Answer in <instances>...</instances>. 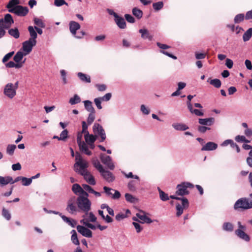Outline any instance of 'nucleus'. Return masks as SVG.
I'll use <instances>...</instances> for the list:
<instances>
[{
	"instance_id": "obj_51",
	"label": "nucleus",
	"mask_w": 252,
	"mask_h": 252,
	"mask_svg": "<svg viewBox=\"0 0 252 252\" xmlns=\"http://www.w3.org/2000/svg\"><path fill=\"white\" fill-rule=\"evenodd\" d=\"M2 216L7 220H9L11 219V216L10 212L6 209L5 208H3L2 210Z\"/></svg>"
},
{
	"instance_id": "obj_60",
	"label": "nucleus",
	"mask_w": 252,
	"mask_h": 252,
	"mask_svg": "<svg viewBox=\"0 0 252 252\" xmlns=\"http://www.w3.org/2000/svg\"><path fill=\"white\" fill-rule=\"evenodd\" d=\"M210 129V127L208 126H205L202 125L199 126L197 128L198 131L201 133H204L207 130Z\"/></svg>"
},
{
	"instance_id": "obj_19",
	"label": "nucleus",
	"mask_w": 252,
	"mask_h": 252,
	"mask_svg": "<svg viewBox=\"0 0 252 252\" xmlns=\"http://www.w3.org/2000/svg\"><path fill=\"white\" fill-rule=\"evenodd\" d=\"M235 234L240 239L245 240L246 242L250 241V237L246 234L243 230L241 229H237L235 232Z\"/></svg>"
},
{
	"instance_id": "obj_42",
	"label": "nucleus",
	"mask_w": 252,
	"mask_h": 252,
	"mask_svg": "<svg viewBox=\"0 0 252 252\" xmlns=\"http://www.w3.org/2000/svg\"><path fill=\"white\" fill-rule=\"evenodd\" d=\"M23 177L22 176H18L16 177L14 180H13V178L11 176H6V182L9 181L8 184H13L15 183H16L20 180H22V178Z\"/></svg>"
},
{
	"instance_id": "obj_6",
	"label": "nucleus",
	"mask_w": 252,
	"mask_h": 252,
	"mask_svg": "<svg viewBox=\"0 0 252 252\" xmlns=\"http://www.w3.org/2000/svg\"><path fill=\"white\" fill-rule=\"evenodd\" d=\"M9 10L10 11V13H13L20 17L26 16L29 12L28 7L22 5L17 6L16 8L11 9Z\"/></svg>"
},
{
	"instance_id": "obj_27",
	"label": "nucleus",
	"mask_w": 252,
	"mask_h": 252,
	"mask_svg": "<svg viewBox=\"0 0 252 252\" xmlns=\"http://www.w3.org/2000/svg\"><path fill=\"white\" fill-rule=\"evenodd\" d=\"M132 13L138 20L141 19L143 15V11L137 7L132 8Z\"/></svg>"
},
{
	"instance_id": "obj_34",
	"label": "nucleus",
	"mask_w": 252,
	"mask_h": 252,
	"mask_svg": "<svg viewBox=\"0 0 252 252\" xmlns=\"http://www.w3.org/2000/svg\"><path fill=\"white\" fill-rule=\"evenodd\" d=\"M252 36V28H249L243 35V40L244 42L249 41Z\"/></svg>"
},
{
	"instance_id": "obj_57",
	"label": "nucleus",
	"mask_w": 252,
	"mask_h": 252,
	"mask_svg": "<svg viewBox=\"0 0 252 252\" xmlns=\"http://www.w3.org/2000/svg\"><path fill=\"white\" fill-rule=\"evenodd\" d=\"M159 198L163 201H166L169 199V196L167 193L164 191H160Z\"/></svg>"
},
{
	"instance_id": "obj_55",
	"label": "nucleus",
	"mask_w": 252,
	"mask_h": 252,
	"mask_svg": "<svg viewBox=\"0 0 252 252\" xmlns=\"http://www.w3.org/2000/svg\"><path fill=\"white\" fill-rule=\"evenodd\" d=\"M82 131L81 133H84V134L89 133L88 130V125L84 121H82Z\"/></svg>"
},
{
	"instance_id": "obj_13",
	"label": "nucleus",
	"mask_w": 252,
	"mask_h": 252,
	"mask_svg": "<svg viewBox=\"0 0 252 252\" xmlns=\"http://www.w3.org/2000/svg\"><path fill=\"white\" fill-rule=\"evenodd\" d=\"M215 122V119L213 117H209L207 118H199L198 119V123L201 125L204 126H212Z\"/></svg>"
},
{
	"instance_id": "obj_56",
	"label": "nucleus",
	"mask_w": 252,
	"mask_h": 252,
	"mask_svg": "<svg viewBox=\"0 0 252 252\" xmlns=\"http://www.w3.org/2000/svg\"><path fill=\"white\" fill-rule=\"evenodd\" d=\"M122 173L127 178H133L138 181L140 180L139 177L137 175H134L131 172H129L128 174L126 173L124 171H122Z\"/></svg>"
},
{
	"instance_id": "obj_3",
	"label": "nucleus",
	"mask_w": 252,
	"mask_h": 252,
	"mask_svg": "<svg viewBox=\"0 0 252 252\" xmlns=\"http://www.w3.org/2000/svg\"><path fill=\"white\" fill-rule=\"evenodd\" d=\"M76 204L78 208L87 214L91 209V202L89 199H85L83 198H77Z\"/></svg>"
},
{
	"instance_id": "obj_36",
	"label": "nucleus",
	"mask_w": 252,
	"mask_h": 252,
	"mask_svg": "<svg viewBox=\"0 0 252 252\" xmlns=\"http://www.w3.org/2000/svg\"><path fill=\"white\" fill-rule=\"evenodd\" d=\"M77 167H79L81 169H87L88 167V163L85 160L81 162H76L74 165V167L76 168Z\"/></svg>"
},
{
	"instance_id": "obj_9",
	"label": "nucleus",
	"mask_w": 252,
	"mask_h": 252,
	"mask_svg": "<svg viewBox=\"0 0 252 252\" xmlns=\"http://www.w3.org/2000/svg\"><path fill=\"white\" fill-rule=\"evenodd\" d=\"M78 232L80 233L83 236L87 238H92L93 236L92 231L86 228L84 226L78 225L76 226Z\"/></svg>"
},
{
	"instance_id": "obj_35",
	"label": "nucleus",
	"mask_w": 252,
	"mask_h": 252,
	"mask_svg": "<svg viewBox=\"0 0 252 252\" xmlns=\"http://www.w3.org/2000/svg\"><path fill=\"white\" fill-rule=\"evenodd\" d=\"M83 189V187L82 188L79 184L77 183L74 184L71 189L73 193L76 195H79Z\"/></svg>"
},
{
	"instance_id": "obj_40",
	"label": "nucleus",
	"mask_w": 252,
	"mask_h": 252,
	"mask_svg": "<svg viewBox=\"0 0 252 252\" xmlns=\"http://www.w3.org/2000/svg\"><path fill=\"white\" fill-rule=\"evenodd\" d=\"M16 148V146L14 144H8L6 147V154L9 156H12L14 154V151Z\"/></svg>"
},
{
	"instance_id": "obj_63",
	"label": "nucleus",
	"mask_w": 252,
	"mask_h": 252,
	"mask_svg": "<svg viewBox=\"0 0 252 252\" xmlns=\"http://www.w3.org/2000/svg\"><path fill=\"white\" fill-rule=\"evenodd\" d=\"M127 217V216L126 214H123L122 213H120L116 215L115 219L117 221H120L121 220H122L125 218H126Z\"/></svg>"
},
{
	"instance_id": "obj_37",
	"label": "nucleus",
	"mask_w": 252,
	"mask_h": 252,
	"mask_svg": "<svg viewBox=\"0 0 252 252\" xmlns=\"http://www.w3.org/2000/svg\"><path fill=\"white\" fill-rule=\"evenodd\" d=\"M81 101L80 96L78 94H75L72 97L69 99V103L71 105H75L80 103Z\"/></svg>"
},
{
	"instance_id": "obj_16",
	"label": "nucleus",
	"mask_w": 252,
	"mask_h": 252,
	"mask_svg": "<svg viewBox=\"0 0 252 252\" xmlns=\"http://www.w3.org/2000/svg\"><path fill=\"white\" fill-rule=\"evenodd\" d=\"M139 32L141 33V38L143 39H148L149 41L153 40V35L150 33L149 31L147 29H141L139 30Z\"/></svg>"
},
{
	"instance_id": "obj_43",
	"label": "nucleus",
	"mask_w": 252,
	"mask_h": 252,
	"mask_svg": "<svg viewBox=\"0 0 252 252\" xmlns=\"http://www.w3.org/2000/svg\"><path fill=\"white\" fill-rule=\"evenodd\" d=\"M163 2L161 1L153 3V7L155 11H159L163 7Z\"/></svg>"
},
{
	"instance_id": "obj_26",
	"label": "nucleus",
	"mask_w": 252,
	"mask_h": 252,
	"mask_svg": "<svg viewBox=\"0 0 252 252\" xmlns=\"http://www.w3.org/2000/svg\"><path fill=\"white\" fill-rule=\"evenodd\" d=\"M70 233L71 234V241L72 243L78 247H80V242L78 238L77 234L76 231L73 229L71 231Z\"/></svg>"
},
{
	"instance_id": "obj_22",
	"label": "nucleus",
	"mask_w": 252,
	"mask_h": 252,
	"mask_svg": "<svg viewBox=\"0 0 252 252\" xmlns=\"http://www.w3.org/2000/svg\"><path fill=\"white\" fill-rule=\"evenodd\" d=\"M85 109L90 113H95V110L93 106V103L89 100H86L83 101Z\"/></svg>"
},
{
	"instance_id": "obj_49",
	"label": "nucleus",
	"mask_w": 252,
	"mask_h": 252,
	"mask_svg": "<svg viewBox=\"0 0 252 252\" xmlns=\"http://www.w3.org/2000/svg\"><path fill=\"white\" fill-rule=\"evenodd\" d=\"M68 131L65 129L62 131L60 135V140L65 141L68 138Z\"/></svg>"
},
{
	"instance_id": "obj_54",
	"label": "nucleus",
	"mask_w": 252,
	"mask_h": 252,
	"mask_svg": "<svg viewBox=\"0 0 252 252\" xmlns=\"http://www.w3.org/2000/svg\"><path fill=\"white\" fill-rule=\"evenodd\" d=\"M74 171L76 172H78L81 175L83 176L84 177V178L85 176H88L90 175V173L89 171H87V169H81L80 168L79 170H78V169L74 168Z\"/></svg>"
},
{
	"instance_id": "obj_46",
	"label": "nucleus",
	"mask_w": 252,
	"mask_h": 252,
	"mask_svg": "<svg viewBox=\"0 0 252 252\" xmlns=\"http://www.w3.org/2000/svg\"><path fill=\"white\" fill-rule=\"evenodd\" d=\"M33 22H34V24L35 25H37V26L39 27L40 28H44L45 27V24L42 21V20L37 18V17H34L33 18Z\"/></svg>"
},
{
	"instance_id": "obj_30",
	"label": "nucleus",
	"mask_w": 252,
	"mask_h": 252,
	"mask_svg": "<svg viewBox=\"0 0 252 252\" xmlns=\"http://www.w3.org/2000/svg\"><path fill=\"white\" fill-rule=\"evenodd\" d=\"M80 151L88 156H91L92 152L89 150L88 147L85 142H83L82 144L78 146Z\"/></svg>"
},
{
	"instance_id": "obj_58",
	"label": "nucleus",
	"mask_w": 252,
	"mask_h": 252,
	"mask_svg": "<svg viewBox=\"0 0 252 252\" xmlns=\"http://www.w3.org/2000/svg\"><path fill=\"white\" fill-rule=\"evenodd\" d=\"M82 187L83 189L87 192L90 193H92V192L94 191V189L89 185L87 184H82Z\"/></svg>"
},
{
	"instance_id": "obj_8",
	"label": "nucleus",
	"mask_w": 252,
	"mask_h": 252,
	"mask_svg": "<svg viewBox=\"0 0 252 252\" xmlns=\"http://www.w3.org/2000/svg\"><path fill=\"white\" fill-rule=\"evenodd\" d=\"M37 42H35L30 39H28L23 42L22 43V50L25 54L28 55L30 53L32 49L33 46H35Z\"/></svg>"
},
{
	"instance_id": "obj_64",
	"label": "nucleus",
	"mask_w": 252,
	"mask_h": 252,
	"mask_svg": "<svg viewBox=\"0 0 252 252\" xmlns=\"http://www.w3.org/2000/svg\"><path fill=\"white\" fill-rule=\"evenodd\" d=\"M135 181L133 180H131L129 182L127 185V187L128 189L131 191H134L135 190Z\"/></svg>"
},
{
	"instance_id": "obj_44",
	"label": "nucleus",
	"mask_w": 252,
	"mask_h": 252,
	"mask_svg": "<svg viewBox=\"0 0 252 252\" xmlns=\"http://www.w3.org/2000/svg\"><path fill=\"white\" fill-rule=\"evenodd\" d=\"M222 228L225 231L231 232L233 230V225L230 222H224L222 225Z\"/></svg>"
},
{
	"instance_id": "obj_4",
	"label": "nucleus",
	"mask_w": 252,
	"mask_h": 252,
	"mask_svg": "<svg viewBox=\"0 0 252 252\" xmlns=\"http://www.w3.org/2000/svg\"><path fill=\"white\" fill-rule=\"evenodd\" d=\"M14 22L12 15L9 13L5 14L3 18L0 19V27L8 29Z\"/></svg>"
},
{
	"instance_id": "obj_21",
	"label": "nucleus",
	"mask_w": 252,
	"mask_h": 252,
	"mask_svg": "<svg viewBox=\"0 0 252 252\" xmlns=\"http://www.w3.org/2000/svg\"><path fill=\"white\" fill-rule=\"evenodd\" d=\"M19 0H10L6 4V8L7 9L8 11L10 13V11L9 10L11 9L16 8L17 6L21 5H19Z\"/></svg>"
},
{
	"instance_id": "obj_18",
	"label": "nucleus",
	"mask_w": 252,
	"mask_h": 252,
	"mask_svg": "<svg viewBox=\"0 0 252 252\" xmlns=\"http://www.w3.org/2000/svg\"><path fill=\"white\" fill-rule=\"evenodd\" d=\"M69 30L73 36L76 34L77 31L80 29V24L75 21H71L69 22Z\"/></svg>"
},
{
	"instance_id": "obj_32",
	"label": "nucleus",
	"mask_w": 252,
	"mask_h": 252,
	"mask_svg": "<svg viewBox=\"0 0 252 252\" xmlns=\"http://www.w3.org/2000/svg\"><path fill=\"white\" fill-rule=\"evenodd\" d=\"M77 76L79 79L83 82L87 83H90L91 82L90 76L82 72H78Z\"/></svg>"
},
{
	"instance_id": "obj_47",
	"label": "nucleus",
	"mask_w": 252,
	"mask_h": 252,
	"mask_svg": "<svg viewBox=\"0 0 252 252\" xmlns=\"http://www.w3.org/2000/svg\"><path fill=\"white\" fill-rule=\"evenodd\" d=\"M93 164L94 166L96 168L100 173L103 172L104 168L98 160L94 161Z\"/></svg>"
},
{
	"instance_id": "obj_10",
	"label": "nucleus",
	"mask_w": 252,
	"mask_h": 252,
	"mask_svg": "<svg viewBox=\"0 0 252 252\" xmlns=\"http://www.w3.org/2000/svg\"><path fill=\"white\" fill-rule=\"evenodd\" d=\"M100 159L102 162L106 165L110 170H113L115 168L114 164L112 162V158L109 156L100 155Z\"/></svg>"
},
{
	"instance_id": "obj_29",
	"label": "nucleus",
	"mask_w": 252,
	"mask_h": 252,
	"mask_svg": "<svg viewBox=\"0 0 252 252\" xmlns=\"http://www.w3.org/2000/svg\"><path fill=\"white\" fill-rule=\"evenodd\" d=\"M172 126L177 130L185 131L189 128V126L185 124L181 123H174Z\"/></svg>"
},
{
	"instance_id": "obj_14",
	"label": "nucleus",
	"mask_w": 252,
	"mask_h": 252,
	"mask_svg": "<svg viewBox=\"0 0 252 252\" xmlns=\"http://www.w3.org/2000/svg\"><path fill=\"white\" fill-rule=\"evenodd\" d=\"M114 21L117 26L120 29H125L126 28V24L124 17L120 15H118L114 18Z\"/></svg>"
},
{
	"instance_id": "obj_33",
	"label": "nucleus",
	"mask_w": 252,
	"mask_h": 252,
	"mask_svg": "<svg viewBox=\"0 0 252 252\" xmlns=\"http://www.w3.org/2000/svg\"><path fill=\"white\" fill-rule=\"evenodd\" d=\"M25 53L19 51H18L13 57V60L15 62H20L24 56H26Z\"/></svg>"
},
{
	"instance_id": "obj_48",
	"label": "nucleus",
	"mask_w": 252,
	"mask_h": 252,
	"mask_svg": "<svg viewBox=\"0 0 252 252\" xmlns=\"http://www.w3.org/2000/svg\"><path fill=\"white\" fill-rule=\"evenodd\" d=\"M185 209L183 206L178 203L176 205V209L177 210L176 216L180 217L183 213V209Z\"/></svg>"
},
{
	"instance_id": "obj_24",
	"label": "nucleus",
	"mask_w": 252,
	"mask_h": 252,
	"mask_svg": "<svg viewBox=\"0 0 252 252\" xmlns=\"http://www.w3.org/2000/svg\"><path fill=\"white\" fill-rule=\"evenodd\" d=\"M28 29L30 32V35L31 36L29 39L34 41L35 42H37L36 38L37 37V34L35 31L34 27L33 28L32 26H30L28 27Z\"/></svg>"
},
{
	"instance_id": "obj_41",
	"label": "nucleus",
	"mask_w": 252,
	"mask_h": 252,
	"mask_svg": "<svg viewBox=\"0 0 252 252\" xmlns=\"http://www.w3.org/2000/svg\"><path fill=\"white\" fill-rule=\"evenodd\" d=\"M245 15L243 13H240L236 15L234 19V22L235 24H239L244 21Z\"/></svg>"
},
{
	"instance_id": "obj_61",
	"label": "nucleus",
	"mask_w": 252,
	"mask_h": 252,
	"mask_svg": "<svg viewBox=\"0 0 252 252\" xmlns=\"http://www.w3.org/2000/svg\"><path fill=\"white\" fill-rule=\"evenodd\" d=\"M102 100L100 97H97L94 99V102L98 109H101L102 107L101 106V101Z\"/></svg>"
},
{
	"instance_id": "obj_23",
	"label": "nucleus",
	"mask_w": 252,
	"mask_h": 252,
	"mask_svg": "<svg viewBox=\"0 0 252 252\" xmlns=\"http://www.w3.org/2000/svg\"><path fill=\"white\" fill-rule=\"evenodd\" d=\"M61 218L64 222H65L73 228L75 227L77 224V221L76 220L72 218L67 217L65 215H62Z\"/></svg>"
},
{
	"instance_id": "obj_5",
	"label": "nucleus",
	"mask_w": 252,
	"mask_h": 252,
	"mask_svg": "<svg viewBox=\"0 0 252 252\" xmlns=\"http://www.w3.org/2000/svg\"><path fill=\"white\" fill-rule=\"evenodd\" d=\"M93 130L95 134L100 137V142H103L106 138V133L103 127L98 123H94L93 126Z\"/></svg>"
},
{
	"instance_id": "obj_17",
	"label": "nucleus",
	"mask_w": 252,
	"mask_h": 252,
	"mask_svg": "<svg viewBox=\"0 0 252 252\" xmlns=\"http://www.w3.org/2000/svg\"><path fill=\"white\" fill-rule=\"evenodd\" d=\"M103 178L109 182H112L115 180V177L112 173L108 170L103 169V172H100Z\"/></svg>"
},
{
	"instance_id": "obj_12",
	"label": "nucleus",
	"mask_w": 252,
	"mask_h": 252,
	"mask_svg": "<svg viewBox=\"0 0 252 252\" xmlns=\"http://www.w3.org/2000/svg\"><path fill=\"white\" fill-rule=\"evenodd\" d=\"M140 212L142 213L143 214L141 215L139 213H137L136 214L137 217L141 220L142 221H140V223H148L150 224L154 221L153 220H152L150 218L147 217L146 214L145 212L142 210H140Z\"/></svg>"
},
{
	"instance_id": "obj_59",
	"label": "nucleus",
	"mask_w": 252,
	"mask_h": 252,
	"mask_svg": "<svg viewBox=\"0 0 252 252\" xmlns=\"http://www.w3.org/2000/svg\"><path fill=\"white\" fill-rule=\"evenodd\" d=\"M95 113H90L87 118L88 125H91L95 119Z\"/></svg>"
},
{
	"instance_id": "obj_11",
	"label": "nucleus",
	"mask_w": 252,
	"mask_h": 252,
	"mask_svg": "<svg viewBox=\"0 0 252 252\" xmlns=\"http://www.w3.org/2000/svg\"><path fill=\"white\" fill-rule=\"evenodd\" d=\"M157 45L159 48H160L161 49H162L160 51V53L163 54L164 55H165L166 56H167L174 60H176L177 59V57L176 56L174 55L173 54H172L171 53H169L166 51L164 50H165V49L170 48V46H169L166 44H165L160 43V42H157Z\"/></svg>"
},
{
	"instance_id": "obj_15",
	"label": "nucleus",
	"mask_w": 252,
	"mask_h": 252,
	"mask_svg": "<svg viewBox=\"0 0 252 252\" xmlns=\"http://www.w3.org/2000/svg\"><path fill=\"white\" fill-rule=\"evenodd\" d=\"M66 210L71 214H73L77 212V209L72 198L68 200Z\"/></svg>"
},
{
	"instance_id": "obj_53",
	"label": "nucleus",
	"mask_w": 252,
	"mask_h": 252,
	"mask_svg": "<svg viewBox=\"0 0 252 252\" xmlns=\"http://www.w3.org/2000/svg\"><path fill=\"white\" fill-rule=\"evenodd\" d=\"M32 183V180L31 178H28L27 177H23L22 180V185L24 186H29Z\"/></svg>"
},
{
	"instance_id": "obj_25",
	"label": "nucleus",
	"mask_w": 252,
	"mask_h": 252,
	"mask_svg": "<svg viewBox=\"0 0 252 252\" xmlns=\"http://www.w3.org/2000/svg\"><path fill=\"white\" fill-rule=\"evenodd\" d=\"M97 137V135H94L93 134H90L89 133L84 135L85 142L87 144L90 143L94 142L96 140Z\"/></svg>"
},
{
	"instance_id": "obj_38",
	"label": "nucleus",
	"mask_w": 252,
	"mask_h": 252,
	"mask_svg": "<svg viewBox=\"0 0 252 252\" xmlns=\"http://www.w3.org/2000/svg\"><path fill=\"white\" fill-rule=\"evenodd\" d=\"M176 200L182 201V205L185 209H187L189 207V201L186 197L177 196Z\"/></svg>"
},
{
	"instance_id": "obj_20",
	"label": "nucleus",
	"mask_w": 252,
	"mask_h": 252,
	"mask_svg": "<svg viewBox=\"0 0 252 252\" xmlns=\"http://www.w3.org/2000/svg\"><path fill=\"white\" fill-rule=\"evenodd\" d=\"M218 148V144L213 142H208L205 144L201 148V150L203 151H213Z\"/></svg>"
},
{
	"instance_id": "obj_45",
	"label": "nucleus",
	"mask_w": 252,
	"mask_h": 252,
	"mask_svg": "<svg viewBox=\"0 0 252 252\" xmlns=\"http://www.w3.org/2000/svg\"><path fill=\"white\" fill-rule=\"evenodd\" d=\"M88 178H87L85 177L84 179L86 181V182L90 185L94 186L96 184V182L94 179V177L90 173V175H88Z\"/></svg>"
},
{
	"instance_id": "obj_31",
	"label": "nucleus",
	"mask_w": 252,
	"mask_h": 252,
	"mask_svg": "<svg viewBox=\"0 0 252 252\" xmlns=\"http://www.w3.org/2000/svg\"><path fill=\"white\" fill-rule=\"evenodd\" d=\"M8 32L11 36L16 39L20 37V32L17 27L9 29Z\"/></svg>"
},
{
	"instance_id": "obj_52",
	"label": "nucleus",
	"mask_w": 252,
	"mask_h": 252,
	"mask_svg": "<svg viewBox=\"0 0 252 252\" xmlns=\"http://www.w3.org/2000/svg\"><path fill=\"white\" fill-rule=\"evenodd\" d=\"M14 52L11 51L6 54L2 58V62L3 63H6L14 55Z\"/></svg>"
},
{
	"instance_id": "obj_2",
	"label": "nucleus",
	"mask_w": 252,
	"mask_h": 252,
	"mask_svg": "<svg viewBox=\"0 0 252 252\" xmlns=\"http://www.w3.org/2000/svg\"><path fill=\"white\" fill-rule=\"evenodd\" d=\"M193 187L194 185L191 183L183 182L177 186L175 194L182 196L188 195L189 191L188 190V188H193Z\"/></svg>"
},
{
	"instance_id": "obj_50",
	"label": "nucleus",
	"mask_w": 252,
	"mask_h": 252,
	"mask_svg": "<svg viewBox=\"0 0 252 252\" xmlns=\"http://www.w3.org/2000/svg\"><path fill=\"white\" fill-rule=\"evenodd\" d=\"M126 20L131 24H133L136 22L135 19L129 14H125L124 15Z\"/></svg>"
},
{
	"instance_id": "obj_39",
	"label": "nucleus",
	"mask_w": 252,
	"mask_h": 252,
	"mask_svg": "<svg viewBox=\"0 0 252 252\" xmlns=\"http://www.w3.org/2000/svg\"><path fill=\"white\" fill-rule=\"evenodd\" d=\"M125 196L126 200V201H127L129 203H135L138 200L137 198H136L135 197H134V196H133L132 195H131L130 193H126L125 194Z\"/></svg>"
},
{
	"instance_id": "obj_1",
	"label": "nucleus",
	"mask_w": 252,
	"mask_h": 252,
	"mask_svg": "<svg viewBox=\"0 0 252 252\" xmlns=\"http://www.w3.org/2000/svg\"><path fill=\"white\" fill-rule=\"evenodd\" d=\"M233 208L236 211H244L252 208V200L249 198L242 197L234 203Z\"/></svg>"
},
{
	"instance_id": "obj_7",
	"label": "nucleus",
	"mask_w": 252,
	"mask_h": 252,
	"mask_svg": "<svg viewBox=\"0 0 252 252\" xmlns=\"http://www.w3.org/2000/svg\"><path fill=\"white\" fill-rule=\"evenodd\" d=\"M3 94L9 98H13L16 94L15 88H13V84L9 83L7 84L4 88Z\"/></svg>"
},
{
	"instance_id": "obj_28",
	"label": "nucleus",
	"mask_w": 252,
	"mask_h": 252,
	"mask_svg": "<svg viewBox=\"0 0 252 252\" xmlns=\"http://www.w3.org/2000/svg\"><path fill=\"white\" fill-rule=\"evenodd\" d=\"M207 82L209 83L210 85L213 86L216 88H220L221 85V82L219 79L218 78H215L213 79L208 78Z\"/></svg>"
},
{
	"instance_id": "obj_62",
	"label": "nucleus",
	"mask_w": 252,
	"mask_h": 252,
	"mask_svg": "<svg viewBox=\"0 0 252 252\" xmlns=\"http://www.w3.org/2000/svg\"><path fill=\"white\" fill-rule=\"evenodd\" d=\"M140 223L137 222H132V225L134 226L137 233H140L143 229V227L140 224Z\"/></svg>"
}]
</instances>
